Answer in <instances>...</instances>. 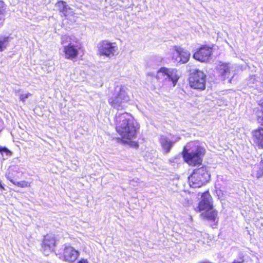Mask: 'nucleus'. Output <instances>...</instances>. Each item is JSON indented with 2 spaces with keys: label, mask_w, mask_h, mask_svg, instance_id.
<instances>
[{
  "label": "nucleus",
  "mask_w": 263,
  "mask_h": 263,
  "mask_svg": "<svg viewBox=\"0 0 263 263\" xmlns=\"http://www.w3.org/2000/svg\"><path fill=\"white\" fill-rule=\"evenodd\" d=\"M115 121L116 131L120 136L122 141L133 146L137 147V143L133 140L136 137L139 126L131 115L127 112H117Z\"/></svg>",
  "instance_id": "nucleus-1"
},
{
  "label": "nucleus",
  "mask_w": 263,
  "mask_h": 263,
  "mask_svg": "<svg viewBox=\"0 0 263 263\" xmlns=\"http://www.w3.org/2000/svg\"><path fill=\"white\" fill-rule=\"evenodd\" d=\"M205 149L198 142L192 141L184 146L182 155L185 161L190 165L200 164L202 157L205 155Z\"/></svg>",
  "instance_id": "nucleus-2"
},
{
  "label": "nucleus",
  "mask_w": 263,
  "mask_h": 263,
  "mask_svg": "<svg viewBox=\"0 0 263 263\" xmlns=\"http://www.w3.org/2000/svg\"><path fill=\"white\" fill-rule=\"evenodd\" d=\"M210 175L205 167L195 170L189 177L190 186L193 188L200 187L206 183L210 180Z\"/></svg>",
  "instance_id": "nucleus-3"
},
{
  "label": "nucleus",
  "mask_w": 263,
  "mask_h": 263,
  "mask_svg": "<svg viewBox=\"0 0 263 263\" xmlns=\"http://www.w3.org/2000/svg\"><path fill=\"white\" fill-rule=\"evenodd\" d=\"M98 55L111 59L118 53V47L116 43L104 40L97 45Z\"/></svg>",
  "instance_id": "nucleus-4"
},
{
  "label": "nucleus",
  "mask_w": 263,
  "mask_h": 263,
  "mask_svg": "<svg viewBox=\"0 0 263 263\" xmlns=\"http://www.w3.org/2000/svg\"><path fill=\"white\" fill-rule=\"evenodd\" d=\"M190 85L192 88L204 90L205 88L206 75L202 71L196 70L191 74L189 79Z\"/></svg>",
  "instance_id": "nucleus-5"
},
{
  "label": "nucleus",
  "mask_w": 263,
  "mask_h": 263,
  "mask_svg": "<svg viewBox=\"0 0 263 263\" xmlns=\"http://www.w3.org/2000/svg\"><path fill=\"white\" fill-rule=\"evenodd\" d=\"M171 54L172 60L177 64H185L190 58L189 51L180 46H173L171 49Z\"/></svg>",
  "instance_id": "nucleus-6"
},
{
  "label": "nucleus",
  "mask_w": 263,
  "mask_h": 263,
  "mask_svg": "<svg viewBox=\"0 0 263 263\" xmlns=\"http://www.w3.org/2000/svg\"><path fill=\"white\" fill-rule=\"evenodd\" d=\"M162 77L168 79L172 82L173 86L175 87L180 78L178 70L175 68H161L157 72L156 77L158 79Z\"/></svg>",
  "instance_id": "nucleus-7"
},
{
  "label": "nucleus",
  "mask_w": 263,
  "mask_h": 263,
  "mask_svg": "<svg viewBox=\"0 0 263 263\" xmlns=\"http://www.w3.org/2000/svg\"><path fill=\"white\" fill-rule=\"evenodd\" d=\"M81 48V44L78 41L70 42L68 45L64 46L63 53L65 59L70 60L76 59Z\"/></svg>",
  "instance_id": "nucleus-8"
},
{
  "label": "nucleus",
  "mask_w": 263,
  "mask_h": 263,
  "mask_svg": "<svg viewBox=\"0 0 263 263\" xmlns=\"http://www.w3.org/2000/svg\"><path fill=\"white\" fill-rule=\"evenodd\" d=\"M80 252L69 246H65L61 258L65 261L72 263L76 260Z\"/></svg>",
  "instance_id": "nucleus-9"
},
{
  "label": "nucleus",
  "mask_w": 263,
  "mask_h": 263,
  "mask_svg": "<svg viewBox=\"0 0 263 263\" xmlns=\"http://www.w3.org/2000/svg\"><path fill=\"white\" fill-rule=\"evenodd\" d=\"M213 52L212 48L209 46L200 47L193 55V58L202 62H208Z\"/></svg>",
  "instance_id": "nucleus-10"
},
{
  "label": "nucleus",
  "mask_w": 263,
  "mask_h": 263,
  "mask_svg": "<svg viewBox=\"0 0 263 263\" xmlns=\"http://www.w3.org/2000/svg\"><path fill=\"white\" fill-rule=\"evenodd\" d=\"M213 208L212 197L208 192L203 193L201 200L199 203L198 210L201 213Z\"/></svg>",
  "instance_id": "nucleus-11"
},
{
  "label": "nucleus",
  "mask_w": 263,
  "mask_h": 263,
  "mask_svg": "<svg viewBox=\"0 0 263 263\" xmlns=\"http://www.w3.org/2000/svg\"><path fill=\"white\" fill-rule=\"evenodd\" d=\"M180 138L177 137L173 140H171L167 136L165 135H161L159 138V142L163 153H168L174 144L179 141Z\"/></svg>",
  "instance_id": "nucleus-12"
},
{
  "label": "nucleus",
  "mask_w": 263,
  "mask_h": 263,
  "mask_svg": "<svg viewBox=\"0 0 263 263\" xmlns=\"http://www.w3.org/2000/svg\"><path fill=\"white\" fill-rule=\"evenodd\" d=\"M55 238L51 235L45 236L43 242V251L45 255H48L53 250L55 246Z\"/></svg>",
  "instance_id": "nucleus-13"
},
{
  "label": "nucleus",
  "mask_w": 263,
  "mask_h": 263,
  "mask_svg": "<svg viewBox=\"0 0 263 263\" xmlns=\"http://www.w3.org/2000/svg\"><path fill=\"white\" fill-rule=\"evenodd\" d=\"M217 71L219 74L224 79L229 78L234 71V67L229 63H221L217 66Z\"/></svg>",
  "instance_id": "nucleus-14"
},
{
  "label": "nucleus",
  "mask_w": 263,
  "mask_h": 263,
  "mask_svg": "<svg viewBox=\"0 0 263 263\" xmlns=\"http://www.w3.org/2000/svg\"><path fill=\"white\" fill-rule=\"evenodd\" d=\"M58 10L65 16L72 15L73 14L72 10L64 1H59L55 4Z\"/></svg>",
  "instance_id": "nucleus-15"
},
{
  "label": "nucleus",
  "mask_w": 263,
  "mask_h": 263,
  "mask_svg": "<svg viewBox=\"0 0 263 263\" xmlns=\"http://www.w3.org/2000/svg\"><path fill=\"white\" fill-rule=\"evenodd\" d=\"M254 142L259 146L263 147V128H258L252 132Z\"/></svg>",
  "instance_id": "nucleus-16"
},
{
  "label": "nucleus",
  "mask_w": 263,
  "mask_h": 263,
  "mask_svg": "<svg viewBox=\"0 0 263 263\" xmlns=\"http://www.w3.org/2000/svg\"><path fill=\"white\" fill-rule=\"evenodd\" d=\"M200 216L203 219L214 221L217 217V212L212 208L211 210H207V211L202 212Z\"/></svg>",
  "instance_id": "nucleus-17"
},
{
  "label": "nucleus",
  "mask_w": 263,
  "mask_h": 263,
  "mask_svg": "<svg viewBox=\"0 0 263 263\" xmlns=\"http://www.w3.org/2000/svg\"><path fill=\"white\" fill-rule=\"evenodd\" d=\"M253 175L257 178L263 176V161L255 165L253 170Z\"/></svg>",
  "instance_id": "nucleus-18"
},
{
  "label": "nucleus",
  "mask_w": 263,
  "mask_h": 263,
  "mask_svg": "<svg viewBox=\"0 0 263 263\" xmlns=\"http://www.w3.org/2000/svg\"><path fill=\"white\" fill-rule=\"evenodd\" d=\"M109 103L112 107H114V108H116L118 109L123 107L122 104L124 103L122 101H121L120 99H118L117 96H116L115 98L110 99Z\"/></svg>",
  "instance_id": "nucleus-19"
},
{
  "label": "nucleus",
  "mask_w": 263,
  "mask_h": 263,
  "mask_svg": "<svg viewBox=\"0 0 263 263\" xmlns=\"http://www.w3.org/2000/svg\"><path fill=\"white\" fill-rule=\"evenodd\" d=\"M7 179L12 182L15 185H16L18 187H28L30 186V183L27 182L26 181H21L18 182H15L12 179H11L9 176H7Z\"/></svg>",
  "instance_id": "nucleus-20"
},
{
  "label": "nucleus",
  "mask_w": 263,
  "mask_h": 263,
  "mask_svg": "<svg viewBox=\"0 0 263 263\" xmlns=\"http://www.w3.org/2000/svg\"><path fill=\"white\" fill-rule=\"evenodd\" d=\"M117 96L118 97V99H120L121 101H122L123 103L127 102L129 100V97L123 88H120Z\"/></svg>",
  "instance_id": "nucleus-21"
},
{
  "label": "nucleus",
  "mask_w": 263,
  "mask_h": 263,
  "mask_svg": "<svg viewBox=\"0 0 263 263\" xmlns=\"http://www.w3.org/2000/svg\"><path fill=\"white\" fill-rule=\"evenodd\" d=\"M9 39L8 37H0V51H4L9 44Z\"/></svg>",
  "instance_id": "nucleus-22"
},
{
  "label": "nucleus",
  "mask_w": 263,
  "mask_h": 263,
  "mask_svg": "<svg viewBox=\"0 0 263 263\" xmlns=\"http://www.w3.org/2000/svg\"><path fill=\"white\" fill-rule=\"evenodd\" d=\"M6 6L4 3L0 1V20H4V13L5 12Z\"/></svg>",
  "instance_id": "nucleus-23"
},
{
  "label": "nucleus",
  "mask_w": 263,
  "mask_h": 263,
  "mask_svg": "<svg viewBox=\"0 0 263 263\" xmlns=\"http://www.w3.org/2000/svg\"><path fill=\"white\" fill-rule=\"evenodd\" d=\"M31 94L30 93H27L26 94H21L20 95V99L23 101L25 102V99H27L29 97L31 96Z\"/></svg>",
  "instance_id": "nucleus-24"
},
{
  "label": "nucleus",
  "mask_w": 263,
  "mask_h": 263,
  "mask_svg": "<svg viewBox=\"0 0 263 263\" xmlns=\"http://www.w3.org/2000/svg\"><path fill=\"white\" fill-rule=\"evenodd\" d=\"M0 152H1L2 153L3 152H5L6 153H10V151L6 147H4V148L0 147Z\"/></svg>",
  "instance_id": "nucleus-25"
},
{
  "label": "nucleus",
  "mask_w": 263,
  "mask_h": 263,
  "mask_svg": "<svg viewBox=\"0 0 263 263\" xmlns=\"http://www.w3.org/2000/svg\"><path fill=\"white\" fill-rule=\"evenodd\" d=\"M77 263H89L87 259L82 258L80 259Z\"/></svg>",
  "instance_id": "nucleus-26"
},
{
  "label": "nucleus",
  "mask_w": 263,
  "mask_h": 263,
  "mask_svg": "<svg viewBox=\"0 0 263 263\" xmlns=\"http://www.w3.org/2000/svg\"><path fill=\"white\" fill-rule=\"evenodd\" d=\"M3 129V122L2 118L0 117V133Z\"/></svg>",
  "instance_id": "nucleus-27"
},
{
  "label": "nucleus",
  "mask_w": 263,
  "mask_h": 263,
  "mask_svg": "<svg viewBox=\"0 0 263 263\" xmlns=\"http://www.w3.org/2000/svg\"><path fill=\"white\" fill-rule=\"evenodd\" d=\"M233 263H243L242 261H234Z\"/></svg>",
  "instance_id": "nucleus-28"
},
{
  "label": "nucleus",
  "mask_w": 263,
  "mask_h": 263,
  "mask_svg": "<svg viewBox=\"0 0 263 263\" xmlns=\"http://www.w3.org/2000/svg\"><path fill=\"white\" fill-rule=\"evenodd\" d=\"M261 122V124L262 125H263V117H262V118L261 119V121H260Z\"/></svg>",
  "instance_id": "nucleus-29"
},
{
  "label": "nucleus",
  "mask_w": 263,
  "mask_h": 263,
  "mask_svg": "<svg viewBox=\"0 0 263 263\" xmlns=\"http://www.w3.org/2000/svg\"><path fill=\"white\" fill-rule=\"evenodd\" d=\"M262 107H263V102H262Z\"/></svg>",
  "instance_id": "nucleus-30"
}]
</instances>
